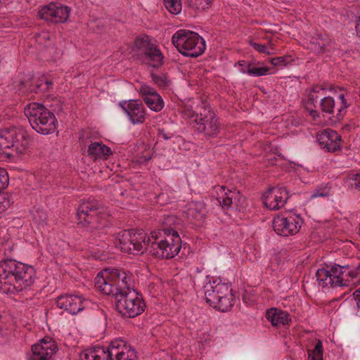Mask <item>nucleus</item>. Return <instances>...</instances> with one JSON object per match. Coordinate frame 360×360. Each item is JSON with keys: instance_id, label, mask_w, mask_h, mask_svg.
<instances>
[{"instance_id": "nucleus-1", "label": "nucleus", "mask_w": 360, "mask_h": 360, "mask_svg": "<svg viewBox=\"0 0 360 360\" xmlns=\"http://www.w3.org/2000/svg\"><path fill=\"white\" fill-rule=\"evenodd\" d=\"M133 283L132 274L120 269H105L100 271L94 280L95 287L108 296L131 290L134 289Z\"/></svg>"}, {"instance_id": "nucleus-2", "label": "nucleus", "mask_w": 360, "mask_h": 360, "mask_svg": "<svg viewBox=\"0 0 360 360\" xmlns=\"http://www.w3.org/2000/svg\"><path fill=\"white\" fill-rule=\"evenodd\" d=\"M148 251L157 258L172 259L180 251L181 239L173 229H162L151 232Z\"/></svg>"}, {"instance_id": "nucleus-3", "label": "nucleus", "mask_w": 360, "mask_h": 360, "mask_svg": "<svg viewBox=\"0 0 360 360\" xmlns=\"http://www.w3.org/2000/svg\"><path fill=\"white\" fill-rule=\"evenodd\" d=\"M81 360H137L136 351L122 339H115L106 347L94 346L84 349Z\"/></svg>"}, {"instance_id": "nucleus-4", "label": "nucleus", "mask_w": 360, "mask_h": 360, "mask_svg": "<svg viewBox=\"0 0 360 360\" xmlns=\"http://www.w3.org/2000/svg\"><path fill=\"white\" fill-rule=\"evenodd\" d=\"M316 281L322 288L341 287L360 283V263L354 268L349 265H334L327 269L321 268L316 273Z\"/></svg>"}, {"instance_id": "nucleus-5", "label": "nucleus", "mask_w": 360, "mask_h": 360, "mask_svg": "<svg viewBox=\"0 0 360 360\" xmlns=\"http://www.w3.org/2000/svg\"><path fill=\"white\" fill-rule=\"evenodd\" d=\"M229 283L221 282L219 278H212L204 285L206 302L219 311H229L234 304V295Z\"/></svg>"}, {"instance_id": "nucleus-6", "label": "nucleus", "mask_w": 360, "mask_h": 360, "mask_svg": "<svg viewBox=\"0 0 360 360\" xmlns=\"http://www.w3.org/2000/svg\"><path fill=\"white\" fill-rule=\"evenodd\" d=\"M79 224L89 231L100 230L106 226L108 214L97 200L82 202L77 212Z\"/></svg>"}, {"instance_id": "nucleus-7", "label": "nucleus", "mask_w": 360, "mask_h": 360, "mask_svg": "<svg viewBox=\"0 0 360 360\" xmlns=\"http://www.w3.org/2000/svg\"><path fill=\"white\" fill-rule=\"evenodd\" d=\"M25 115L34 130L44 135L53 133L57 128V120L54 114L43 104L29 103L25 108Z\"/></svg>"}, {"instance_id": "nucleus-8", "label": "nucleus", "mask_w": 360, "mask_h": 360, "mask_svg": "<svg viewBox=\"0 0 360 360\" xmlns=\"http://www.w3.org/2000/svg\"><path fill=\"white\" fill-rule=\"evenodd\" d=\"M30 136L22 127H10L0 129V155L6 154V150L11 149L17 154H22L27 149Z\"/></svg>"}, {"instance_id": "nucleus-9", "label": "nucleus", "mask_w": 360, "mask_h": 360, "mask_svg": "<svg viewBox=\"0 0 360 360\" xmlns=\"http://www.w3.org/2000/svg\"><path fill=\"white\" fill-rule=\"evenodd\" d=\"M172 41L182 55L192 58L202 55L206 48L204 39L198 33L188 30L176 32Z\"/></svg>"}, {"instance_id": "nucleus-10", "label": "nucleus", "mask_w": 360, "mask_h": 360, "mask_svg": "<svg viewBox=\"0 0 360 360\" xmlns=\"http://www.w3.org/2000/svg\"><path fill=\"white\" fill-rule=\"evenodd\" d=\"M111 297L115 300L117 311L128 318H134L141 314L146 307L142 296L134 289L125 292H117Z\"/></svg>"}, {"instance_id": "nucleus-11", "label": "nucleus", "mask_w": 360, "mask_h": 360, "mask_svg": "<svg viewBox=\"0 0 360 360\" xmlns=\"http://www.w3.org/2000/svg\"><path fill=\"white\" fill-rule=\"evenodd\" d=\"M192 127L206 139H212L218 136L221 130V124L211 107L202 102V106L196 120L192 121Z\"/></svg>"}, {"instance_id": "nucleus-12", "label": "nucleus", "mask_w": 360, "mask_h": 360, "mask_svg": "<svg viewBox=\"0 0 360 360\" xmlns=\"http://www.w3.org/2000/svg\"><path fill=\"white\" fill-rule=\"evenodd\" d=\"M116 240V245H119L122 251L133 255L143 253L149 246L146 233L133 229L120 231Z\"/></svg>"}, {"instance_id": "nucleus-13", "label": "nucleus", "mask_w": 360, "mask_h": 360, "mask_svg": "<svg viewBox=\"0 0 360 360\" xmlns=\"http://www.w3.org/2000/svg\"><path fill=\"white\" fill-rule=\"evenodd\" d=\"M136 48L141 51L146 65L154 68L161 67L164 63V56L158 46L148 36L138 37L135 40Z\"/></svg>"}, {"instance_id": "nucleus-14", "label": "nucleus", "mask_w": 360, "mask_h": 360, "mask_svg": "<svg viewBox=\"0 0 360 360\" xmlns=\"http://www.w3.org/2000/svg\"><path fill=\"white\" fill-rule=\"evenodd\" d=\"M303 224V219L294 212H284L274 217L273 227L275 232L282 236L297 234Z\"/></svg>"}, {"instance_id": "nucleus-15", "label": "nucleus", "mask_w": 360, "mask_h": 360, "mask_svg": "<svg viewBox=\"0 0 360 360\" xmlns=\"http://www.w3.org/2000/svg\"><path fill=\"white\" fill-rule=\"evenodd\" d=\"M17 277L15 278L14 283L9 284L8 290L11 295L22 292L32 286L36 278V271L32 266L20 262L18 265Z\"/></svg>"}, {"instance_id": "nucleus-16", "label": "nucleus", "mask_w": 360, "mask_h": 360, "mask_svg": "<svg viewBox=\"0 0 360 360\" xmlns=\"http://www.w3.org/2000/svg\"><path fill=\"white\" fill-rule=\"evenodd\" d=\"M20 262L12 258L0 259V292L10 294L8 286L10 283H14Z\"/></svg>"}, {"instance_id": "nucleus-17", "label": "nucleus", "mask_w": 360, "mask_h": 360, "mask_svg": "<svg viewBox=\"0 0 360 360\" xmlns=\"http://www.w3.org/2000/svg\"><path fill=\"white\" fill-rule=\"evenodd\" d=\"M70 8L57 3L44 6L39 11V15L44 20L53 23H63L68 20Z\"/></svg>"}, {"instance_id": "nucleus-18", "label": "nucleus", "mask_w": 360, "mask_h": 360, "mask_svg": "<svg viewBox=\"0 0 360 360\" xmlns=\"http://www.w3.org/2000/svg\"><path fill=\"white\" fill-rule=\"evenodd\" d=\"M87 300L81 295L74 294L60 295L56 299V306L70 314L76 315L83 311Z\"/></svg>"}, {"instance_id": "nucleus-19", "label": "nucleus", "mask_w": 360, "mask_h": 360, "mask_svg": "<svg viewBox=\"0 0 360 360\" xmlns=\"http://www.w3.org/2000/svg\"><path fill=\"white\" fill-rule=\"evenodd\" d=\"M57 350L56 342L51 337L46 336L32 345V354L29 360H50Z\"/></svg>"}, {"instance_id": "nucleus-20", "label": "nucleus", "mask_w": 360, "mask_h": 360, "mask_svg": "<svg viewBox=\"0 0 360 360\" xmlns=\"http://www.w3.org/2000/svg\"><path fill=\"white\" fill-rule=\"evenodd\" d=\"M289 198V191L285 187L269 188L263 195L265 207L271 210H277L285 205Z\"/></svg>"}, {"instance_id": "nucleus-21", "label": "nucleus", "mask_w": 360, "mask_h": 360, "mask_svg": "<svg viewBox=\"0 0 360 360\" xmlns=\"http://www.w3.org/2000/svg\"><path fill=\"white\" fill-rule=\"evenodd\" d=\"M309 49L316 53H329L335 50V44L323 32H314L309 39Z\"/></svg>"}, {"instance_id": "nucleus-22", "label": "nucleus", "mask_w": 360, "mask_h": 360, "mask_svg": "<svg viewBox=\"0 0 360 360\" xmlns=\"http://www.w3.org/2000/svg\"><path fill=\"white\" fill-rule=\"evenodd\" d=\"M119 105L127 115L134 124H142L146 120V110L142 102L139 100H130L120 102Z\"/></svg>"}, {"instance_id": "nucleus-23", "label": "nucleus", "mask_w": 360, "mask_h": 360, "mask_svg": "<svg viewBox=\"0 0 360 360\" xmlns=\"http://www.w3.org/2000/svg\"><path fill=\"white\" fill-rule=\"evenodd\" d=\"M217 193V201L224 210L230 209L233 205L238 207L240 200L243 198L236 189H226L225 186H217L215 187Z\"/></svg>"}, {"instance_id": "nucleus-24", "label": "nucleus", "mask_w": 360, "mask_h": 360, "mask_svg": "<svg viewBox=\"0 0 360 360\" xmlns=\"http://www.w3.org/2000/svg\"><path fill=\"white\" fill-rule=\"evenodd\" d=\"M320 147L327 152L333 153L341 148V136L336 131L326 129L316 136Z\"/></svg>"}, {"instance_id": "nucleus-25", "label": "nucleus", "mask_w": 360, "mask_h": 360, "mask_svg": "<svg viewBox=\"0 0 360 360\" xmlns=\"http://www.w3.org/2000/svg\"><path fill=\"white\" fill-rule=\"evenodd\" d=\"M140 93L147 106L153 111L160 112L165 105L160 95L153 88L148 85H142Z\"/></svg>"}, {"instance_id": "nucleus-26", "label": "nucleus", "mask_w": 360, "mask_h": 360, "mask_svg": "<svg viewBox=\"0 0 360 360\" xmlns=\"http://www.w3.org/2000/svg\"><path fill=\"white\" fill-rule=\"evenodd\" d=\"M206 205L203 202H191L188 205L186 214L188 219L196 221L202 224L206 217Z\"/></svg>"}, {"instance_id": "nucleus-27", "label": "nucleus", "mask_w": 360, "mask_h": 360, "mask_svg": "<svg viewBox=\"0 0 360 360\" xmlns=\"http://www.w3.org/2000/svg\"><path fill=\"white\" fill-rule=\"evenodd\" d=\"M266 318L274 326L288 325L291 321L288 312L277 308L269 309L266 312Z\"/></svg>"}, {"instance_id": "nucleus-28", "label": "nucleus", "mask_w": 360, "mask_h": 360, "mask_svg": "<svg viewBox=\"0 0 360 360\" xmlns=\"http://www.w3.org/2000/svg\"><path fill=\"white\" fill-rule=\"evenodd\" d=\"M88 155L94 160L107 159L112 155L111 149L102 142L91 143L87 150Z\"/></svg>"}, {"instance_id": "nucleus-29", "label": "nucleus", "mask_w": 360, "mask_h": 360, "mask_svg": "<svg viewBox=\"0 0 360 360\" xmlns=\"http://www.w3.org/2000/svg\"><path fill=\"white\" fill-rule=\"evenodd\" d=\"M319 105L323 112L329 114L332 117L338 120L337 111L338 110V106L333 97L326 96L323 98Z\"/></svg>"}, {"instance_id": "nucleus-30", "label": "nucleus", "mask_w": 360, "mask_h": 360, "mask_svg": "<svg viewBox=\"0 0 360 360\" xmlns=\"http://www.w3.org/2000/svg\"><path fill=\"white\" fill-rule=\"evenodd\" d=\"M53 82L51 80L48 79L45 76H42L34 82V86L29 88V90L35 93L47 91L51 88Z\"/></svg>"}, {"instance_id": "nucleus-31", "label": "nucleus", "mask_w": 360, "mask_h": 360, "mask_svg": "<svg viewBox=\"0 0 360 360\" xmlns=\"http://www.w3.org/2000/svg\"><path fill=\"white\" fill-rule=\"evenodd\" d=\"M325 88L321 85L314 86L308 94L307 105H313L316 108V103H317L319 94L325 91Z\"/></svg>"}, {"instance_id": "nucleus-32", "label": "nucleus", "mask_w": 360, "mask_h": 360, "mask_svg": "<svg viewBox=\"0 0 360 360\" xmlns=\"http://www.w3.org/2000/svg\"><path fill=\"white\" fill-rule=\"evenodd\" d=\"M308 358L309 360L323 359V346L321 340H318L313 349H308Z\"/></svg>"}, {"instance_id": "nucleus-33", "label": "nucleus", "mask_w": 360, "mask_h": 360, "mask_svg": "<svg viewBox=\"0 0 360 360\" xmlns=\"http://www.w3.org/2000/svg\"><path fill=\"white\" fill-rule=\"evenodd\" d=\"M164 4L168 11L172 14H178L181 11V0H164Z\"/></svg>"}, {"instance_id": "nucleus-34", "label": "nucleus", "mask_w": 360, "mask_h": 360, "mask_svg": "<svg viewBox=\"0 0 360 360\" xmlns=\"http://www.w3.org/2000/svg\"><path fill=\"white\" fill-rule=\"evenodd\" d=\"M213 0H186V4L195 10H205L212 4Z\"/></svg>"}, {"instance_id": "nucleus-35", "label": "nucleus", "mask_w": 360, "mask_h": 360, "mask_svg": "<svg viewBox=\"0 0 360 360\" xmlns=\"http://www.w3.org/2000/svg\"><path fill=\"white\" fill-rule=\"evenodd\" d=\"M269 70L270 68L266 66L253 67L249 64L248 65L247 73L251 76L260 77L268 75Z\"/></svg>"}, {"instance_id": "nucleus-36", "label": "nucleus", "mask_w": 360, "mask_h": 360, "mask_svg": "<svg viewBox=\"0 0 360 360\" xmlns=\"http://www.w3.org/2000/svg\"><path fill=\"white\" fill-rule=\"evenodd\" d=\"M340 102L337 103L338 106V110L337 111L338 120H342L346 112V109L349 106L346 99L345 98V95L343 94H340L338 96Z\"/></svg>"}, {"instance_id": "nucleus-37", "label": "nucleus", "mask_w": 360, "mask_h": 360, "mask_svg": "<svg viewBox=\"0 0 360 360\" xmlns=\"http://www.w3.org/2000/svg\"><path fill=\"white\" fill-rule=\"evenodd\" d=\"M347 181L352 187L360 190V172H351L347 175Z\"/></svg>"}, {"instance_id": "nucleus-38", "label": "nucleus", "mask_w": 360, "mask_h": 360, "mask_svg": "<svg viewBox=\"0 0 360 360\" xmlns=\"http://www.w3.org/2000/svg\"><path fill=\"white\" fill-rule=\"evenodd\" d=\"M14 250V245L13 242L6 240L4 242H1L0 245V252L1 251L4 252V258H11V255Z\"/></svg>"}, {"instance_id": "nucleus-39", "label": "nucleus", "mask_w": 360, "mask_h": 360, "mask_svg": "<svg viewBox=\"0 0 360 360\" xmlns=\"http://www.w3.org/2000/svg\"><path fill=\"white\" fill-rule=\"evenodd\" d=\"M13 202L14 201L11 194L5 193L0 195V207H1V210H3L4 212L11 207Z\"/></svg>"}, {"instance_id": "nucleus-40", "label": "nucleus", "mask_w": 360, "mask_h": 360, "mask_svg": "<svg viewBox=\"0 0 360 360\" xmlns=\"http://www.w3.org/2000/svg\"><path fill=\"white\" fill-rule=\"evenodd\" d=\"M151 77L153 82L160 87H167L169 84L168 77L165 75L151 74Z\"/></svg>"}, {"instance_id": "nucleus-41", "label": "nucleus", "mask_w": 360, "mask_h": 360, "mask_svg": "<svg viewBox=\"0 0 360 360\" xmlns=\"http://www.w3.org/2000/svg\"><path fill=\"white\" fill-rule=\"evenodd\" d=\"M292 61L290 56H283L281 57L273 58L270 60V63L274 66H286Z\"/></svg>"}, {"instance_id": "nucleus-42", "label": "nucleus", "mask_w": 360, "mask_h": 360, "mask_svg": "<svg viewBox=\"0 0 360 360\" xmlns=\"http://www.w3.org/2000/svg\"><path fill=\"white\" fill-rule=\"evenodd\" d=\"M249 44L259 53H265L266 55H271L272 53V52L269 51V48L264 44L257 43L253 40L249 41Z\"/></svg>"}, {"instance_id": "nucleus-43", "label": "nucleus", "mask_w": 360, "mask_h": 360, "mask_svg": "<svg viewBox=\"0 0 360 360\" xmlns=\"http://www.w3.org/2000/svg\"><path fill=\"white\" fill-rule=\"evenodd\" d=\"M9 183V178L6 170L0 168V192L5 189Z\"/></svg>"}, {"instance_id": "nucleus-44", "label": "nucleus", "mask_w": 360, "mask_h": 360, "mask_svg": "<svg viewBox=\"0 0 360 360\" xmlns=\"http://www.w3.org/2000/svg\"><path fill=\"white\" fill-rule=\"evenodd\" d=\"M201 106H202V103L200 105L197 106L195 111L188 107H186L184 110V113L192 122L193 120H196V116L199 113V110H200Z\"/></svg>"}, {"instance_id": "nucleus-45", "label": "nucleus", "mask_w": 360, "mask_h": 360, "mask_svg": "<svg viewBox=\"0 0 360 360\" xmlns=\"http://www.w3.org/2000/svg\"><path fill=\"white\" fill-rule=\"evenodd\" d=\"M329 195V189L328 187L325 186L323 188H319L315 189L311 195V198H315L318 197H327Z\"/></svg>"}, {"instance_id": "nucleus-46", "label": "nucleus", "mask_w": 360, "mask_h": 360, "mask_svg": "<svg viewBox=\"0 0 360 360\" xmlns=\"http://www.w3.org/2000/svg\"><path fill=\"white\" fill-rule=\"evenodd\" d=\"M46 214L42 210H37L36 213L33 214L34 220L41 225L46 224Z\"/></svg>"}, {"instance_id": "nucleus-47", "label": "nucleus", "mask_w": 360, "mask_h": 360, "mask_svg": "<svg viewBox=\"0 0 360 360\" xmlns=\"http://www.w3.org/2000/svg\"><path fill=\"white\" fill-rule=\"evenodd\" d=\"M307 109L309 111V114L312 117L314 120H316L319 117V112L314 109L310 108L309 105L307 106Z\"/></svg>"}, {"instance_id": "nucleus-48", "label": "nucleus", "mask_w": 360, "mask_h": 360, "mask_svg": "<svg viewBox=\"0 0 360 360\" xmlns=\"http://www.w3.org/2000/svg\"><path fill=\"white\" fill-rule=\"evenodd\" d=\"M172 136V134L166 133L164 129L159 130L158 131V137L162 138L166 141L170 139Z\"/></svg>"}, {"instance_id": "nucleus-49", "label": "nucleus", "mask_w": 360, "mask_h": 360, "mask_svg": "<svg viewBox=\"0 0 360 360\" xmlns=\"http://www.w3.org/2000/svg\"><path fill=\"white\" fill-rule=\"evenodd\" d=\"M353 295L357 305L360 306V288L354 291Z\"/></svg>"}, {"instance_id": "nucleus-50", "label": "nucleus", "mask_w": 360, "mask_h": 360, "mask_svg": "<svg viewBox=\"0 0 360 360\" xmlns=\"http://www.w3.org/2000/svg\"><path fill=\"white\" fill-rule=\"evenodd\" d=\"M356 30L357 34L360 37V18H359V20L356 22Z\"/></svg>"}, {"instance_id": "nucleus-51", "label": "nucleus", "mask_w": 360, "mask_h": 360, "mask_svg": "<svg viewBox=\"0 0 360 360\" xmlns=\"http://www.w3.org/2000/svg\"><path fill=\"white\" fill-rule=\"evenodd\" d=\"M245 64V62L244 60H239L238 62V65L240 67H243Z\"/></svg>"}, {"instance_id": "nucleus-52", "label": "nucleus", "mask_w": 360, "mask_h": 360, "mask_svg": "<svg viewBox=\"0 0 360 360\" xmlns=\"http://www.w3.org/2000/svg\"><path fill=\"white\" fill-rule=\"evenodd\" d=\"M173 219V217H169L166 220L167 221H165V223L168 224L170 221H172Z\"/></svg>"}, {"instance_id": "nucleus-53", "label": "nucleus", "mask_w": 360, "mask_h": 360, "mask_svg": "<svg viewBox=\"0 0 360 360\" xmlns=\"http://www.w3.org/2000/svg\"><path fill=\"white\" fill-rule=\"evenodd\" d=\"M4 212L3 210H1V207H0V214H1L2 213H4Z\"/></svg>"}, {"instance_id": "nucleus-54", "label": "nucleus", "mask_w": 360, "mask_h": 360, "mask_svg": "<svg viewBox=\"0 0 360 360\" xmlns=\"http://www.w3.org/2000/svg\"><path fill=\"white\" fill-rule=\"evenodd\" d=\"M240 71H241L242 72H243V73L245 72V70H241Z\"/></svg>"}]
</instances>
